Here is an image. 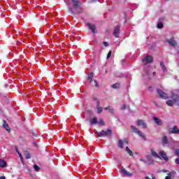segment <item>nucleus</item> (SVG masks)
<instances>
[{"instance_id": "nucleus-47", "label": "nucleus", "mask_w": 179, "mask_h": 179, "mask_svg": "<svg viewBox=\"0 0 179 179\" xmlns=\"http://www.w3.org/2000/svg\"><path fill=\"white\" fill-rule=\"evenodd\" d=\"M99 0H92V2H97Z\"/></svg>"}, {"instance_id": "nucleus-33", "label": "nucleus", "mask_w": 179, "mask_h": 179, "mask_svg": "<svg viewBox=\"0 0 179 179\" xmlns=\"http://www.w3.org/2000/svg\"><path fill=\"white\" fill-rule=\"evenodd\" d=\"M165 179H171V172H169V173H168V176H166V177L165 178Z\"/></svg>"}, {"instance_id": "nucleus-1", "label": "nucleus", "mask_w": 179, "mask_h": 179, "mask_svg": "<svg viewBox=\"0 0 179 179\" xmlns=\"http://www.w3.org/2000/svg\"><path fill=\"white\" fill-rule=\"evenodd\" d=\"M66 5L69 7V10H70L71 12V13H73V15L75 13V12L73 11V8L74 9H78V8H79V0H69L66 2ZM72 5L73 8L71 7V6Z\"/></svg>"}, {"instance_id": "nucleus-36", "label": "nucleus", "mask_w": 179, "mask_h": 179, "mask_svg": "<svg viewBox=\"0 0 179 179\" xmlns=\"http://www.w3.org/2000/svg\"><path fill=\"white\" fill-rule=\"evenodd\" d=\"M15 151L17 152V153H20V152H19V148H17V146H15Z\"/></svg>"}, {"instance_id": "nucleus-35", "label": "nucleus", "mask_w": 179, "mask_h": 179, "mask_svg": "<svg viewBox=\"0 0 179 179\" xmlns=\"http://www.w3.org/2000/svg\"><path fill=\"white\" fill-rule=\"evenodd\" d=\"M121 109L122 110H127V105H122Z\"/></svg>"}, {"instance_id": "nucleus-38", "label": "nucleus", "mask_w": 179, "mask_h": 179, "mask_svg": "<svg viewBox=\"0 0 179 179\" xmlns=\"http://www.w3.org/2000/svg\"><path fill=\"white\" fill-rule=\"evenodd\" d=\"M176 155L178 156V157H179V149L176 150Z\"/></svg>"}, {"instance_id": "nucleus-29", "label": "nucleus", "mask_w": 179, "mask_h": 179, "mask_svg": "<svg viewBox=\"0 0 179 179\" xmlns=\"http://www.w3.org/2000/svg\"><path fill=\"white\" fill-rule=\"evenodd\" d=\"M99 125H104V120H103V119H100L99 121L98 122Z\"/></svg>"}, {"instance_id": "nucleus-28", "label": "nucleus", "mask_w": 179, "mask_h": 179, "mask_svg": "<svg viewBox=\"0 0 179 179\" xmlns=\"http://www.w3.org/2000/svg\"><path fill=\"white\" fill-rule=\"evenodd\" d=\"M151 155L154 156V157H159V155H157V152H156L155 150H151Z\"/></svg>"}, {"instance_id": "nucleus-18", "label": "nucleus", "mask_w": 179, "mask_h": 179, "mask_svg": "<svg viewBox=\"0 0 179 179\" xmlns=\"http://www.w3.org/2000/svg\"><path fill=\"white\" fill-rule=\"evenodd\" d=\"M0 167L2 169H5V167H6V162L2 159H0Z\"/></svg>"}, {"instance_id": "nucleus-17", "label": "nucleus", "mask_w": 179, "mask_h": 179, "mask_svg": "<svg viewBox=\"0 0 179 179\" xmlns=\"http://www.w3.org/2000/svg\"><path fill=\"white\" fill-rule=\"evenodd\" d=\"M143 76L150 79V71L145 69L143 73Z\"/></svg>"}, {"instance_id": "nucleus-7", "label": "nucleus", "mask_w": 179, "mask_h": 179, "mask_svg": "<svg viewBox=\"0 0 179 179\" xmlns=\"http://www.w3.org/2000/svg\"><path fill=\"white\" fill-rule=\"evenodd\" d=\"M136 125L138 127H142V128H143V129H146V128H148V125L146 124V123L145 122V121L143 120H138L136 122Z\"/></svg>"}, {"instance_id": "nucleus-10", "label": "nucleus", "mask_w": 179, "mask_h": 179, "mask_svg": "<svg viewBox=\"0 0 179 179\" xmlns=\"http://www.w3.org/2000/svg\"><path fill=\"white\" fill-rule=\"evenodd\" d=\"M94 100L96 103L97 113L100 114L103 111V108L100 107V101L96 98H94Z\"/></svg>"}, {"instance_id": "nucleus-41", "label": "nucleus", "mask_w": 179, "mask_h": 179, "mask_svg": "<svg viewBox=\"0 0 179 179\" xmlns=\"http://www.w3.org/2000/svg\"><path fill=\"white\" fill-rule=\"evenodd\" d=\"M33 145H34V146H36V148H37V146H38L37 142H36V141L33 143Z\"/></svg>"}, {"instance_id": "nucleus-16", "label": "nucleus", "mask_w": 179, "mask_h": 179, "mask_svg": "<svg viewBox=\"0 0 179 179\" xmlns=\"http://www.w3.org/2000/svg\"><path fill=\"white\" fill-rule=\"evenodd\" d=\"M171 134H177L179 135V129L178 127H173V128L170 129Z\"/></svg>"}, {"instance_id": "nucleus-22", "label": "nucleus", "mask_w": 179, "mask_h": 179, "mask_svg": "<svg viewBox=\"0 0 179 179\" xmlns=\"http://www.w3.org/2000/svg\"><path fill=\"white\" fill-rule=\"evenodd\" d=\"M94 76V73H90L88 75V80L90 81V83H92L93 82V77Z\"/></svg>"}, {"instance_id": "nucleus-30", "label": "nucleus", "mask_w": 179, "mask_h": 179, "mask_svg": "<svg viewBox=\"0 0 179 179\" xmlns=\"http://www.w3.org/2000/svg\"><path fill=\"white\" fill-rule=\"evenodd\" d=\"M146 159H148V161L150 163H152V156H150V155H147V156H146Z\"/></svg>"}, {"instance_id": "nucleus-49", "label": "nucleus", "mask_w": 179, "mask_h": 179, "mask_svg": "<svg viewBox=\"0 0 179 179\" xmlns=\"http://www.w3.org/2000/svg\"><path fill=\"white\" fill-rule=\"evenodd\" d=\"M178 54H179V50H178Z\"/></svg>"}, {"instance_id": "nucleus-32", "label": "nucleus", "mask_w": 179, "mask_h": 179, "mask_svg": "<svg viewBox=\"0 0 179 179\" xmlns=\"http://www.w3.org/2000/svg\"><path fill=\"white\" fill-rule=\"evenodd\" d=\"M157 28H158V29H163V23L159 22V23L157 24Z\"/></svg>"}, {"instance_id": "nucleus-25", "label": "nucleus", "mask_w": 179, "mask_h": 179, "mask_svg": "<svg viewBox=\"0 0 179 179\" xmlns=\"http://www.w3.org/2000/svg\"><path fill=\"white\" fill-rule=\"evenodd\" d=\"M90 84L92 85V86H94L95 87H99V83H97V80H92V83H90Z\"/></svg>"}, {"instance_id": "nucleus-2", "label": "nucleus", "mask_w": 179, "mask_h": 179, "mask_svg": "<svg viewBox=\"0 0 179 179\" xmlns=\"http://www.w3.org/2000/svg\"><path fill=\"white\" fill-rule=\"evenodd\" d=\"M171 99L173 101L171 100H168L166 101V104L167 106H169L170 107H173V106L175 104H176V106H179V96L176 94H173L171 96Z\"/></svg>"}, {"instance_id": "nucleus-31", "label": "nucleus", "mask_w": 179, "mask_h": 179, "mask_svg": "<svg viewBox=\"0 0 179 179\" xmlns=\"http://www.w3.org/2000/svg\"><path fill=\"white\" fill-rule=\"evenodd\" d=\"M34 169L35 171H39V170H40V166H37L36 164H35V165L34 166Z\"/></svg>"}, {"instance_id": "nucleus-8", "label": "nucleus", "mask_w": 179, "mask_h": 179, "mask_svg": "<svg viewBox=\"0 0 179 179\" xmlns=\"http://www.w3.org/2000/svg\"><path fill=\"white\" fill-rule=\"evenodd\" d=\"M157 93H158L159 97L161 99H169V96H167V94H166L164 92H163L162 90L160 89H157Z\"/></svg>"}, {"instance_id": "nucleus-3", "label": "nucleus", "mask_w": 179, "mask_h": 179, "mask_svg": "<svg viewBox=\"0 0 179 179\" xmlns=\"http://www.w3.org/2000/svg\"><path fill=\"white\" fill-rule=\"evenodd\" d=\"M113 134V131L111 129H108L106 131L102 130L101 131H95V134L97 135L99 138H103L104 136H111Z\"/></svg>"}, {"instance_id": "nucleus-37", "label": "nucleus", "mask_w": 179, "mask_h": 179, "mask_svg": "<svg viewBox=\"0 0 179 179\" xmlns=\"http://www.w3.org/2000/svg\"><path fill=\"white\" fill-rule=\"evenodd\" d=\"M25 157H26V159H30V157H31L30 154H29V153L26 154Z\"/></svg>"}, {"instance_id": "nucleus-43", "label": "nucleus", "mask_w": 179, "mask_h": 179, "mask_svg": "<svg viewBox=\"0 0 179 179\" xmlns=\"http://www.w3.org/2000/svg\"><path fill=\"white\" fill-rule=\"evenodd\" d=\"M32 135H33V136H37V134H36V133H32Z\"/></svg>"}, {"instance_id": "nucleus-48", "label": "nucleus", "mask_w": 179, "mask_h": 179, "mask_svg": "<svg viewBox=\"0 0 179 179\" xmlns=\"http://www.w3.org/2000/svg\"><path fill=\"white\" fill-rule=\"evenodd\" d=\"M163 173H167V171H163Z\"/></svg>"}, {"instance_id": "nucleus-46", "label": "nucleus", "mask_w": 179, "mask_h": 179, "mask_svg": "<svg viewBox=\"0 0 179 179\" xmlns=\"http://www.w3.org/2000/svg\"><path fill=\"white\" fill-rule=\"evenodd\" d=\"M18 155H19L20 159H22V154L20 152V153H18Z\"/></svg>"}, {"instance_id": "nucleus-12", "label": "nucleus", "mask_w": 179, "mask_h": 179, "mask_svg": "<svg viewBox=\"0 0 179 179\" xmlns=\"http://www.w3.org/2000/svg\"><path fill=\"white\" fill-rule=\"evenodd\" d=\"M113 36H115V37H116L117 38L120 37V26L117 25L115 27Z\"/></svg>"}, {"instance_id": "nucleus-19", "label": "nucleus", "mask_w": 179, "mask_h": 179, "mask_svg": "<svg viewBox=\"0 0 179 179\" xmlns=\"http://www.w3.org/2000/svg\"><path fill=\"white\" fill-rule=\"evenodd\" d=\"M169 143V139H167V136H164L162 138V145L163 146H166Z\"/></svg>"}, {"instance_id": "nucleus-5", "label": "nucleus", "mask_w": 179, "mask_h": 179, "mask_svg": "<svg viewBox=\"0 0 179 179\" xmlns=\"http://www.w3.org/2000/svg\"><path fill=\"white\" fill-rule=\"evenodd\" d=\"M120 173L121 174H122L123 177L130 178V177H132V176H134L132 173L127 171V169L124 168L120 169Z\"/></svg>"}, {"instance_id": "nucleus-34", "label": "nucleus", "mask_w": 179, "mask_h": 179, "mask_svg": "<svg viewBox=\"0 0 179 179\" xmlns=\"http://www.w3.org/2000/svg\"><path fill=\"white\" fill-rule=\"evenodd\" d=\"M110 57H111V51L108 52L107 57H106L107 59H108L110 58Z\"/></svg>"}, {"instance_id": "nucleus-11", "label": "nucleus", "mask_w": 179, "mask_h": 179, "mask_svg": "<svg viewBox=\"0 0 179 179\" xmlns=\"http://www.w3.org/2000/svg\"><path fill=\"white\" fill-rule=\"evenodd\" d=\"M166 43H169V45H171V47H177V41L173 38L167 39Z\"/></svg>"}, {"instance_id": "nucleus-42", "label": "nucleus", "mask_w": 179, "mask_h": 179, "mask_svg": "<svg viewBox=\"0 0 179 179\" xmlns=\"http://www.w3.org/2000/svg\"><path fill=\"white\" fill-rule=\"evenodd\" d=\"M139 161L140 162H143V163H146V161L145 159H142V158L140 159Z\"/></svg>"}, {"instance_id": "nucleus-4", "label": "nucleus", "mask_w": 179, "mask_h": 179, "mask_svg": "<svg viewBox=\"0 0 179 179\" xmlns=\"http://www.w3.org/2000/svg\"><path fill=\"white\" fill-rule=\"evenodd\" d=\"M131 128L133 132H134V134H138V135L141 136V138H143L144 141H146V136L143 135V133L142 132V131L139 130L138 128L135 127V126L134 125H131Z\"/></svg>"}, {"instance_id": "nucleus-9", "label": "nucleus", "mask_w": 179, "mask_h": 179, "mask_svg": "<svg viewBox=\"0 0 179 179\" xmlns=\"http://www.w3.org/2000/svg\"><path fill=\"white\" fill-rule=\"evenodd\" d=\"M87 26L88 27V29L91 30L92 33L94 34L97 33V29H96V25L94 24L87 23Z\"/></svg>"}, {"instance_id": "nucleus-26", "label": "nucleus", "mask_w": 179, "mask_h": 179, "mask_svg": "<svg viewBox=\"0 0 179 179\" xmlns=\"http://www.w3.org/2000/svg\"><path fill=\"white\" fill-rule=\"evenodd\" d=\"M105 110H108L110 114H114V108H113L111 106L105 108Z\"/></svg>"}, {"instance_id": "nucleus-50", "label": "nucleus", "mask_w": 179, "mask_h": 179, "mask_svg": "<svg viewBox=\"0 0 179 179\" xmlns=\"http://www.w3.org/2000/svg\"><path fill=\"white\" fill-rule=\"evenodd\" d=\"M166 1H169V0H166Z\"/></svg>"}, {"instance_id": "nucleus-21", "label": "nucleus", "mask_w": 179, "mask_h": 179, "mask_svg": "<svg viewBox=\"0 0 179 179\" xmlns=\"http://www.w3.org/2000/svg\"><path fill=\"white\" fill-rule=\"evenodd\" d=\"M160 66H161L163 72H164V73L167 72V69L166 68V66H164V62H160Z\"/></svg>"}, {"instance_id": "nucleus-14", "label": "nucleus", "mask_w": 179, "mask_h": 179, "mask_svg": "<svg viewBox=\"0 0 179 179\" xmlns=\"http://www.w3.org/2000/svg\"><path fill=\"white\" fill-rule=\"evenodd\" d=\"M159 156H161V157H162V159L165 160V162H169V157H167L164 151H159Z\"/></svg>"}, {"instance_id": "nucleus-13", "label": "nucleus", "mask_w": 179, "mask_h": 179, "mask_svg": "<svg viewBox=\"0 0 179 179\" xmlns=\"http://www.w3.org/2000/svg\"><path fill=\"white\" fill-rule=\"evenodd\" d=\"M154 122H155V124H157V125H159V127H161L162 125H163V121H162L161 119H159L157 117H154L152 118Z\"/></svg>"}, {"instance_id": "nucleus-45", "label": "nucleus", "mask_w": 179, "mask_h": 179, "mask_svg": "<svg viewBox=\"0 0 179 179\" xmlns=\"http://www.w3.org/2000/svg\"><path fill=\"white\" fill-rule=\"evenodd\" d=\"M152 75H153V76H156V71H154V72L152 73Z\"/></svg>"}, {"instance_id": "nucleus-24", "label": "nucleus", "mask_w": 179, "mask_h": 179, "mask_svg": "<svg viewBox=\"0 0 179 179\" xmlns=\"http://www.w3.org/2000/svg\"><path fill=\"white\" fill-rule=\"evenodd\" d=\"M120 87H121V85L120 83H116L113 84L111 85V87L113 89H120Z\"/></svg>"}, {"instance_id": "nucleus-40", "label": "nucleus", "mask_w": 179, "mask_h": 179, "mask_svg": "<svg viewBox=\"0 0 179 179\" xmlns=\"http://www.w3.org/2000/svg\"><path fill=\"white\" fill-rule=\"evenodd\" d=\"M175 162L176 163V164H179V158H177Z\"/></svg>"}, {"instance_id": "nucleus-44", "label": "nucleus", "mask_w": 179, "mask_h": 179, "mask_svg": "<svg viewBox=\"0 0 179 179\" xmlns=\"http://www.w3.org/2000/svg\"><path fill=\"white\" fill-rule=\"evenodd\" d=\"M0 179H6V178L5 176H1Z\"/></svg>"}, {"instance_id": "nucleus-6", "label": "nucleus", "mask_w": 179, "mask_h": 179, "mask_svg": "<svg viewBox=\"0 0 179 179\" xmlns=\"http://www.w3.org/2000/svg\"><path fill=\"white\" fill-rule=\"evenodd\" d=\"M153 62V57L150 55H148L143 59V64L148 65V64H152Z\"/></svg>"}, {"instance_id": "nucleus-27", "label": "nucleus", "mask_w": 179, "mask_h": 179, "mask_svg": "<svg viewBox=\"0 0 179 179\" xmlns=\"http://www.w3.org/2000/svg\"><path fill=\"white\" fill-rule=\"evenodd\" d=\"M125 150H126V152H127V153L129 155V156H134V152H132V151L129 150V148L126 147Z\"/></svg>"}, {"instance_id": "nucleus-15", "label": "nucleus", "mask_w": 179, "mask_h": 179, "mask_svg": "<svg viewBox=\"0 0 179 179\" xmlns=\"http://www.w3.org/2000/svg\"><path fill=\"white\" fill-rule=\"evenodd\" d=\"M124 143L128 145V140L124 139L123 141L122 140H119V147L120 148V149H122L124 148Z\"/></svg>"}, {"instance_id": "nucleus-39", "label": "nucleus", "mask_w": 179, "mask_h": 179, "mask_svg": "<svg viewBox=\"0 0 179 179\" xmlns=\"http://www.w3.org/2000/svg\"><path fill=\"white\" fill-rule=\"evenodd\" d=\"M103 45H105V47H108V43L103 42Z\"/></svg>"}, {"instance_id": "nucleus-20", "label": "nucleus", "mask_w": 179, "mask_h": 179, "mask_svg": "<svg viewBox=\"0 0 179 179\" xmlns=\"http://www.w3.org/2000/svg\"><path fill=\"white\" fill-rule=\"evenodd\" d=\"M90 124L91 125H96V124H98L97 117H94L91 119Z\"/></svg>"}, {"instance_id": "nucleus-23", "label": "nucleus", "mask_w": 179, "mask_h": 179, "mask_svg": "<svg viewBox=\"0 0 179 179\" xmlns=\"http://www.w3.org/2000/svg\"><path fill=\"white\" fill-rule=\"evenodd\" d=\"M3 128L6 129V131H8V132H9V131H10V129L9 128V125H8V124H6V122L5 120H3Z\"/></svg>"}]
</instances>
